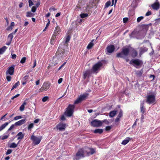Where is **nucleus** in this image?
<instances>
[{"label":"nucleus","mask_w":160,"mask_h":160,"mask_svg":"<svg viewBox=\"0 0 160 160\" xmlns=\"http://www.w3.org/2000/svg\"><path fill=\"white\" fill-rule=\"evenodd\" d=\"M56 55L59 58H62L66 56V54L65 52V49L59 46L56 53Z\"/></svg>","instance_id":"nucleus-5"},{"label":"nucleus","mask_w":160,"mask_h":160,"mask_svg":"<svg viewBox=\"0 0 160 160\" xmlns=\"http://www.w3.org/2000/svg\"><path fill=\"white\" fill-rule=\"evenodd\" d=\"M20 96V94H18L15 96H13V97H12L11 98L12 100H13L14 98L18 97L19 96Z\"/></svg>","instance_id":"nucleus-56"},{"label":"nucleus","mask_w":160,"mask_h":160,"mask_svg":"<svg viewBox=\"0 0 160 160\" xmlns=\"http://www.w3.org/2000/svg\"><path fill=\"white\" fill-rule=\"evenodd\" d=\"M62 78H61L58 79V83L59 84H60L62 82Z\"/></svg>","instance_id":"nucleus-60"},{"label":"nucleus","mask_w":160,"mask_h":160,"mask_svg":"<svg viewBox=\"0 0 160 160\" xmlns=\"http://www.w3.org/2000/svg\"><path fill=\"white\" fill-rule=\"evenodd\" d=\"M22 118V117L20 116H17L14 117V119L15 120H18L19 119H20Z\"/></svg>","instance_id":"nucleus-48"},{"label":"nucleus","mask_w":160,"mask_h":160,"mask_svg":"<svg viewBox=\"0 0 160 160\" xmlns=\"http://www.w3.org/2000/svg\"><path fill=\"white\" fill-rule=\"evenodd\" d=\"M92 72L90 70H87L83 72V78L84 79H85L87 77L89 78Z\"/></svg>","instance_id":"nucleus-11"},{"label":"nucleus","mask_w":160,"mask_h":160,"mask_svg":"<svg viewBox=\"0 0 160 160\" xmlns=\"http://www.w3.org/2000/svg\"><path fill=\"white\" fill-rule=\"evenodd\" d=\"M20 82L19 81H18L12 87L11 91L14 88H16L19 85Z\"/></svg>","instance_id":"nucleus-33"},{"label":"nucleus","mask_w":160,"mask_h":160,"mask_svg":"<svg viewBox=\"0 0 160 160\" xmlns=\"http://www.w3.org/2000/svg\"><path fill=\"white\" fill-rule=\"evenodd\" d=\"M8 137V135H4V136H2V140H4V139H6Z\"/></svg>","instance_id":"nucleus-57"},{"label":"nucleus","mask_w":160,"mask_h":160,"mask_svg":"<svg viewBox=\"0 0 160 160\" xmlns=\"http://www.w3.org/2000/svg\"><path fill=\"white\" fill-rule=\"evenodd\" d=\"M112 128L111 126H107L105 128V130L107 131H109Z\"/></svg>","instance_id":"nucleus-49"},{"label":"nucleus","mask_w":160,"mask_h":160,"mask_svg":"<svg viewBox=\"0 0 160 160\" xmlns=\"http://www.w3.org/2000/svg\"><path fill=\"white\" fill-rule=\"evenodd\" d=\"M144 103L143 102L141 103L140 105V112L142 113H145L146 111L144 106Z\"/></svg>","instance_id":"nucleus-19"},{"label":"nucleus","mask_w":160,"mask_h":160,"mask_svg":"<svg viewBox=\"0 0 160 160\" xmlns=\"http://www.w3.org/2000/svg\"><path fill=\"white\" fill-rule=\"evenodd\" d=\"M7 49V47L5 46H3L0 48V54H2Z\"/></svg>","instance_id":"nucleus-30"},{"label":"nucleus","mask_w":160,"mask_h":160,"mask_svg":"<svg viewBox=\"0 0 160 160\" xmlns=\"http://www.w3.org/2000/svg\"><path fill=\"white\" fill-rule=\"evenodd\" d=\"M26 60V58L25 57H23L20 61V63L22 64L24 63Z\"/></svg>","instance_id":"nucleus-37"},{"label":"nucleus","mask_w":160,"mask_h":160,"mask_svg":"<svg viewBox=\"0 0 160 160\" xmlns=\"http://www.w3.org/2000/svg\"><path fill=\"white\" fill-rule=\"evenodd\" d=\"M13 28L11 26H8L7 28V30L8 31L9 30H12Z\"/></svg>","instance_id":"nucleus-58"},{"label":"nucleus","mask_w":160,"mask_h":160,"mask_svg":"<svg viewBox=\"0 0 160 160\" xmlns=\"http://www.w3.org/2000/svg\"><path fill=\"white\" fill-rule=\"evenodd\" d=\"M56 10V9L55 8H50L49 9V10L50 12H51L52 11H54Z\"/></svg>","instance_id":"nucleus-62"},{"label":"nucleus","mask_w":160,"mask_h":160,"mask_svg":"<svg viewBox=\"0 0 160 160\" xmlns=\"http://www.w3.org/2000/svg\"><path fill=\"white\" fill-rule=\"evenodd\" d=\"M130 52V49L128 48H122L121 52L117 53L116 56L118 58H125V57L128 55Z\"/></svg>","instance_id":"nucleus-1"},{"label":"nucleus","mask_w":160,"mask_h":160,"mask_svg":"<svg viewBox=\"0 0 160 160\" xmlns=\"http://www.w3.org/2000/svg\"><path fill=\"white\" fill-rule=\"evenodd\" d=\"M92 7L91 6H90L89 5H87L86 8V9H85V12H88V13L90 12H91V9Z\"/></svg>","instance_id":"nucleus-28"},{"label":"nucleus","mask_w":160,"mask_h":160,"mask_svg":"<svg viewBox=\"0 0 160 160\" xmlns=\"http://www.w3.org/2000/svg\"><path fill=\"white\" fill-rule=\"evenodd\" d=\"M88 16V13H82L80 14V17L82 18H86Z\"/></svg>","instance_id":"nucleus-36"},{"label":"nucleus","mask_w":160,"mask_h":160,"mask_svg":"<svg viewBox=\"0 0 160 160\" xmlns=\"http://www.w3.org/2000/svg\"><path fill=\"white\" fill-rule=\"evenodd\" d=\"M28 3L29 7H31L34 4L32 1L31 0H28Z\"/></svg>","instance_id":"nucleus-46"},{"label":"nucleus","mask_w":160,"mask_h":160,"mask_svg":"<svg viewBox=\"0 0 160 160\" xmlns=\"http://www.w3.org/2000/svg\"><path fill=\"white\" fill-rule=\"evenodd\" d=\"M15 126V124L12 125L11 127L8 128V131H10L14 127V126Z\"/></svg>","instance_id":"nucleus-54"},{"label":"nucleus","mask_w":160,"mask_h":160,"mask_svg":"<svg viewBox=\"0 0 160 160\" xmlns=\"http://www.w3.org/2000/svg\"><path fill=\"white\" fill-rule=\"evenodd\" d=\"M94 40V39L92 40L88 44V46H87V48L88 49H91L92 46H93L94 44L92 42Z\"/></svg>","instance_id":"nucleus-31"},{"label":"nucleus","mask_w":160,"mask_h":160,"mask_svg":"<svg viewBox=\"0 0 160 160\" xmlns=\"http://www.w3.org/2000/svg\"><path fill=\"white\" fill-rule=\"evenodd\" d=\"M128 18H124L123 19V22L124 23H126L128 22Z\"/></svg>","instance_id":"nucleus-51"},{"label":"nucleus","mask_w":160,"mask_h":160,"mask_svg":"<svg viewBox=\"0 0 160 160\" xmlns=\"http://www.w3.org/2000/svg\"><path fill=\"white\" fill-rule=\"evenodd\" d=\"M31 140L33 141L35 145L38 144L40 142L42 139V138L37 137L35 136L32 135L31 138Z\"/></svg>","instance_id":"nucleus-9"},{"label":"nucleus","mask_w":160,"mask_h":160,"mask_svg":"<svg viewBox=\"0 0 160 160\" xmlns=\"http://www.w3.org/2000/svg\"><path fill=\"white\" fill-rule=\"evenodd\" d=\"M66 127V124L62 123H60L57 126V128L60 131L64 130Z\"/></svg>","instance_id":"nucleus-14"},{"label":"nucleus","mask_w":160,"mask_h":160,"mask_svg":"<svg viewBox=\"0 0 160 160\" xmlns=\"http://www.w3.org/2000/svg\"><path fill=\"white\" fill-rule=\"evenodd\" d=\"M75 108L74 105L69 104L66 108V111L64 112V114L66 116L70 117L72 116Z\"/></svg>","instance_id":"nucleus-2"},{"label":"nucleus","mask_w":160,"mask_h":160,"mask_svg":"<svg viewBox=\"0 0 160 160\" xmlns=\"http://www.w3.org/2000/svg\"><path fill=\"white\" fill-rule=\"evenodd\" d=\"M156 22V23H157V24H158L159 23V22H160V18H158V19H156L155 20Z\"/></svg>","instance_id":"nucleus-63"},{"label":"nucleus","mask_w":160,"mask_h":160,"mask_svg":"<svg viewBox=\"0 0 160 160\" xmlns=\"http://www.w3.org/2000/svg\"><path fill=\"white\" fill-rule=\"evenodd\" d=\"M54 40L51 39L50 41V43L52 45H53L54 43Z\"/></svg>","instance_id":"nucleus-61"},{"label":"nucleus","mask_w":160,"mask_h":160,"mask_svg":"<svg viewBox=\"0 0 160 160\" xmlns=\"http://www.w3.org/2000/svg\"><path fill=\"white\" fill-rule=\"evenodd\" d=\"M11 77L10 76H8L6 77V79L8 82H10L11 81Z\"/></svg>","instance_id":"nucleus-53"},{"label":"nucleus","mask_w":160,"mask_h":160,"mask_svg":"<svg viewBox=\"0 0 160 160\" xmlns=\"http://www.w3.org/2000/svg\"><path fill=\"white\" fill-rule=\"evenodd\" d=\"M138 52L135 49L132 48L131 52V56L133 58H136L138 55Z\"/></svg>","instance_id":"nucleus-17"},{"label":"nucleus","mask_w":160,"mask_h":160,"mask_svg":"<svg viewBox=\"0 0 160 160\" xmlns=\"http://www.w3.org/2000/svg\"><path fill=\"white\" fill-rule=\"evenodd\" d=\"M34 16V14L30 12H28L26 13V16L27 17H32Z\"/></svg>","instance_id":"nucleus-32"},{"label":"nucleus","mask_w":160,"mask_h":160,"mask_svg":"<svg viewBox=\"0 0 160 160\" xmlns=\"http://www.w3.org/2000/svg\"><path fill=\"white\" fill-rule=\"evenodd\" d=\"M37 7L35 6H33L31 8V11L33 12H36L37 10Z\"/></svg>","instance_id":"nucleus-41"},{"label":"nucleus","mask_w":160,"mask_h":160,"mask_svg":"<svg viewBox=\"0 0 160 160\" xmlns=\"http://www.w3.org/2000/svg\"><path fill=\"white\" fill-rule=\"evenodd\" d=\"M48 96L44 97L42 98V101L43 102H45L48 99Z\"/></svg>","instance_id":"nucleus-45"},{"label":"nucleus","mask_w":160,"mask_h":160,"mask_svg":"<svg viewBox=\"0 0 160 160\" xmlns=\"http://www.w3.org/2000/svg\"><path fill=\"white\" fill-rule=\"evenodd\" d=\"M152 8L156 10H158L160 8V4L159 2H156L152 4Z\"/></svg>","instance_id":"nucleus-16"},{"label":"nucleus","mask_w":160,"mask_h":160,"mask_svg":"<svg viewBox=\"0 0 160 160\" xmlns=\"http://www.w3.org/2000/svg\"><path fill=\"white\" fill-rule=\"evenodd\" d=\"M17 56L15 54H13L12 56V58L13 59H14L16 58Z\"/></svg>","instance_id":"nucleus-64"},{"label":"nucleus","mask_w":160,"mask_h":160,"mask_svg":"<svg viewBox=\"0 0 160 160\" xmlns=\"http://www.w3.org/2000/svg\"><path fill=\"white\" fill-rule=\"evenodd\" d=\"M34 124L33 123H30L29 125L28 126V130H30L31 129V128H32L33 127Z\"/></svg>","instance_id":"nucleus-38"},{"label":"nucleus","mask_w":160,"mask_h":160,"mask_svg":"<svg viewBox=\"0 0 160 160\" xmlns=\"http://www.w3.org/2000/svg\"><path fill=\"white\" fill-rule=\"evenodd\" d=\"M14 65L8 68L7 71L6 72V74H7L8 73L10 75H12L13 74L14 70Z\"/></svg>","instance_id":"nucleus-12"},{"label":"nucleus","mask_w":160,"mask_h":160,"mask_svg":"<svg viewBox=\"0 0 160 160\" xmlns=\"http://www.w3.org/2000/svg\"><path fill=\"white\" fill-rule=\"evenodd\" d=\"M24 134L21 132H19L17 134V136H18V139H22L24 137Z\"/></svg>","instance_id":"nucleus-23"},{"label":"nucleus","mask_w":160,"mask_h":160,"mask_svg":"<svg viewBox=\"0 0 160 160\" xmlns=\"http://www.w3.org/2000/svg\"><path fill=\"white\" fill-rule=\"evenodd\" d=\"M152 14V13L150 11H148L145 14L146 16H148L151 15Z\"/></svg>","instance_id":"nucleus-55"},{"label":"nucleus","mask_w":160,"mask_h":160,"mask_svg":"<svg viewBox=\"0 0 160 160\" xmlns=\"http://www.w3.org/2000/svg\"><path fill=\"white\" fill-rule=\"evenodd\" d=\"M61 32L60 28L58 26H57L55 28V29L54 32V34L56 35H58Z\"/></svg>","instance_id":"nucleus-21"},{"label":"nucleus","mask_w":160,"mask_h":160,"mask_svg":"<svg viewBox=\"0 0 160 160\" xmlns=\"http://www.w3.org/2000/svg\"><path fill=\"white\" fill-rule=\"evenodd\" d=\"M117 112V110H113L111 111L110 112L109 115L110 117H113L116 114Z\"/></svg>","instance_id":"nucleus-25"},{"label":"nucleus","mask_w":160,"mask_h":160,"mask_svg":"<svg viewBox=\"0 0 160 160\" xmlns=\"http://www.w3.org/2000/svg\"><path fill=\"white\" fill-rule=\"evenodd\" d=\"M130 64H133V66L136 68L137 67H141L143 64V62L138 59L135 58L132 59L129 62Z\"/></svg>","instance_id":"nucleus-3"},{"label":"nucleus","mask_w":160,"mask_h":160,"mask_svg":"<svg viewBox=\"0 0 160 160\" xmlns=\"http://www.w3.org/2000/svg\"><path fill=\"white\" fill-rule=\"evenodd\" d=\"M143 70L142 69H141L140 71H137L136 72V74L139 76H141L142 74Z\"/></svg>","instance_id":"nucleus-34"},{"label":"nucleus","mask_w":160,"mask_h":160,"mask_svg":"<svg viewBox=\"0 0 160 160\" xmlns=\"http://www.w3.org/2000/svg\"><path fill=\"white\" fill-rule=\"evenodd\" d=\"M17 147V144H16L14 142H13L10 144L9 147L10 148H15Z\"/></svg>","instance_id":"nucleus-35"},{"label":"nucleus","mask_w":160,"mask_h":160,"mask_svg":"<svg viewBox=\"0 0 160 160\" xmlns=\"http://www.w3.org/2000/svg\"><path fill=\"white\" fill-rule=\"evenodd\" d=\"M88 95V94L85 93L82 95H81L75 101L74 103L77 104L81 102L82 101L86 100Z\"/></svg>","instance_id":"nucleus-6"},{"label":"nucleus","mask_w":160,"mask_h":160,"mask_svg":"<svg viewBox=\"0 0 160 160\" xmlns=\"http://www.w3.org/2000/svg\"><path fill=\"white\" fill-rule=\"evenodd\" d=\"M66 62H64L59 68L58 69V70H60L61 68H63L64 66L65 65V64H66Z\"/></svg>","instance_id":"nucleus-59"},{"label":"nucleus","mask_w":160,"mask_h":160,"mask_svg":"<svg viewBox=\"0 0 160 160\" xmlns=\"http://www.w3.org/2000/svg\"><path fill=\"white\" fill-rule=\"evenodd\" d=\"M9 124L8 122H7L3 124L0 127V131L4 129Z\"/></svg>","instance_id":"nucleus-29"},{"label":"nucleus","mask_w":160,"mask_h":160,"mask_svg":"<svg viewBox=\"0 0 160 160\" xmlns=\"http://www.w3.org/2000/svg\"><path fill=\"white\" fill-rule=\"evenodd\" d=\"M70 37L69 35H68L66 38V40L65 41V43H68L70 41Z\"/></svg>","instance_id":"nucleus-39"},{"label":"nucleus","mask_w":160,"mask_h":160,"mask_svg":"<svg viewBox=\"0 0 160 160\" xmlns=\"http://www.w3.org/2000/svg\"><path fill=\"white\" fill-rule=\"evenodd\" d=\"M26 122V119H23L18 121L15 123V126H20L24 124Z\"/></svg>","instance_id":"nucleus-20"},{"label":"nucleus","mask_w":160,"mask_h":160,"mask_svg":"<svg viewBox=\"0 0 160 160\" xmlns=\"http://www.w3.org/2000/svg\"><path fill=\"white\" fill-rule=\"evenodd\" d=\"M115 49V47L113 45H111L108 46L106 48L107 52L109 53H111L113 52Z\"/></svg>","instance_id":"nucleus-13"},{"label":"nucleus","mask_w":160,"mask_h":160,"mask_svg":"<svg viewBox=\"0 0 160 160\" xmlns=\"http://www.w3.org/2000/svg\"><path fill=\"white\" fill-rule=\"evenodd\" d=\"M111 2L110 1L107 2L105 4V7L106 8L108 7L111 4Z\"/></svg>","instance_id":"nucleus-42"},{"label":"nucleus","mask_w":160,"mask_h":160,"mask_svg":"<svg viewBox=\"0 0 160 160\" xmlns=\"http://www.w3.org/2000/svg\"><path fill=\"white\" fill-rule=\"evenodd\" d=\"M130 138L129 137L127 138L126 139L123 140L122 142L121 143V144L124 145H126L129 141Z\"/></svg>","instance_id":"nucleus-26"},{"label":"nucleus","mask_w":160,"mask_h":160,"mask_svg":"<svg viewBox=\"0 0 160 160\" xmlns=\"http://www.w3.org/2000/svg\"><path fill=\"white\" fill-rule=\"evenodd\" d=\"M12 152V150L11 149H9L7 150V152L6 153V155H8L10 154Z\"/></svg>","instance_id":"nucleus-47"},{"label":"nucleus","mask_w":160,"mask_h":160,"mask_svg":"<svg viewBox=\"0 0 160 160\" xmlns=\"http://www.w3.org/2000/svg\"><path fill=\"white\" fill-rule=\"evenodd\" d=\"M28 77H29L28 75L25 76L23 78V80L24 81H27V80L28 79Z\"/></svg>","instance_id":"nucleus-52"},{"label":"nucleus","mask_w":160,"mask_h":160,"mask_svg":"<svg viewBox=\"0 0 160 160\" xmlns=\"http://www.w3.org/2000/svg\"><path fill=\"white\" fill-rule=\"evenodd\" d=\"M27 103L25 101H24L22 104L21 105L19 108V110L21 111H22L24 110L25 108V106L26 105Z\"/></svg>","instance_id":"nucleus-27"},{"label":"nucleus","mask_w":160,"mask_h":160,"mask_svg":"<svg viewBox=\"0 0 160 160\" xmlns=\"http://www.w3.org/2000/svg\"><path fill=\"white\" fill-rule=\"evenodd\" d=\"M143 17L142 16H141L138 17L137 19V22H139L143 18Z\"/></svg>","instance_id":"nucleus-44"},{"label":"nucleus","mask_w":160,"mask_h":160,"mask_svg":"<svg viewBox=\"0 0 160 160\" xmlns=\"http://www.w3.org/2000/svg\"><path fill=\"white\" fill-rule=\"evenodd\" d=\"M51 83L48 82H44L41 88L39 90V92H43L48 90L49 88Z\"/></svg>","instance_id":"nucleus-8"},{"label":"nucleus","mask_w":160,"mask_h":160,"mask_svg":"<svg viewBox=\"0 0 160 160\" xmlns=\"http://www.w3.org/2000/svg\"><path fill=\"white\" fill-rule=\"evenodd\" d=\"M103 132V130L102 129H95L94 131L93 132L95 133H99V134H101Z\"/></svg>","instance_id":"nucleus-24"},{"label":"nucleus","mask_w":160,"mask_h":160,"mask_svg":"<svg viewBox=\"0 0 160 160\" xmlns=\"http://www.w3.org/2000/svg\"><path fill=\"white\" fill-rule=\"evenodd\" d=\"M13 34L12 33H11L9 34L8 36V38L10 39V42L12 41L13 38Z\"/></svg>","instance_id":"nucleus-40"},{"label":"nucleus","mask_w":160,"mask_h":160,"mask_svg":"<svg viewBox=\"0 0 160 160\" xmlns=\"http://www.w3.org/2000/svg\"><path fill=\"white\" fill-rule=\"evenodd\" d=\"M88 149L90 151V152H87V154L88 155H92L95 153V149L92 148H88Z\"/></svg>","instance_id":"nucleus-22"},{"label":"nucleus","mask_w":160,"mask_h":160,"mask_svg":"<svg viewBox=\"0 0 160 160\" xmlns=\"http://www.w3.org/2000/svg\"><path fill=\"white\" fill-rule=\"evenodd\" d=\"M84 152L83 149L81 148L78 150L76 153V156L80 157H83Z\"/></svg>","instance_id":"nucleus-15"},{"label":"nucleus","mask_w":160,"mask_h":160,"mask_svg":"<svg viewBox=\"0 0 160 160\" xmlns=\"http://www.w3.org/2000/svg\"><path fill=\"white\" fill-rule=\"evenodd\" d=\"M91 125L93 127H99L102 126V122L98 119H95L91 122Z\"/></svg>","instance_id":"nucleus-10"},{"label":"nucleus","mask_w":160,"mask_h":160,"mask_svg":"<svg viewBox=\"0 0 160 160\" xmlns=\"http://www.w3.org/2000/svg\"><path fill=\"white\" fill-rule=\"evenodd\" d=\"M148 50V48L146 47H141L139 50V55H142L144 53L147 51Z\"/></svg>","instance_id":"nucleus-18"},{"label":"nucleus","mask_w":160,"mask_h":160,"mask_svg":"<svg viewBox=\"0 0 160 160\" xmlns=\"http://www.w3.org/2000/svg\"><path fill=\"white\" fill-rule=\"evenodd\" d=\"M122 110H121L119 113L117 117L119 118H121L122 116Z\"/></svg>","instance_id":"nucleus-43"},{"label":"nucleus","mask_w":160,"mask_h":160,"mask_svg":"<svg viewBox=\"0 0 160 160\" xmlns=\"http://www.w3.org/2000/svg\"><path fill=\"white\" fill-rule=\"evenodd\" d=\"M146 102L148 104H153L156 103L155 96L154 94L148 95L146 97Z\"/></svg>","instance_id":"nucleus-4"},{"label":"nucleus","mask_w":160,"mask_h":160,"mask_svg":"<svg viewBox=\"0 0 160 160\" xmlns=\"http://www.w3.org/2000/svg\"><path fill=\"white\" fill-rule=\"evenodd\" d=\"M57 35H55V34L53 33L52 35V36L51 39L55 41V40L56 38V36Z\"/></svg>","instance_id":"nucleus-50"},{"label":"nucleus","mask_w":160,"mask_h":160,"mask_svg":"<svg viewBox=\"0 0 160 160\" xmlns=\"http://www.w3.org/2000/svg\"><path fill=\"white\" fill-rule=\"evenodd\" d=\"M102 65V64L101 62H98L92 66V69L90 70L92 73H97V71L99 70Z\"/></svg>","instance_id":"nucleus-7"}]
</instances>
